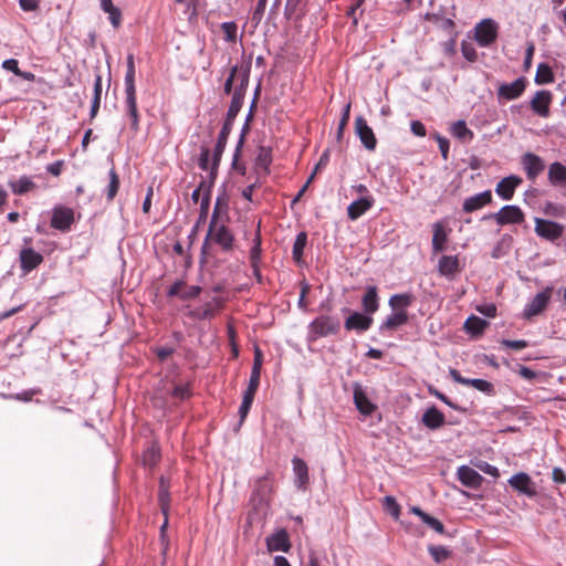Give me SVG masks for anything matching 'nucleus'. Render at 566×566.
<instances>
[{
  "label": "nucleus",
  "instance_id": "b1692460",
  "mask_svg": "<svg viewBox=\"0 0 566 566\" xmlns=\"http://www.w3.org/2000/svg\"><path fill=\"white\" fill-rule=\"evenodd\" d=\"M421 421L427 428L434 430L444 423L446 418L444 415L433 406L424 411Z\"/></svg>",
  "mask_w": 566,
  "mask_h": 566
},
{
  "label": "nucleus",
  "instance_id": "39448f33",
  "mask_svg": "<svg viewBox=\"0 0 566 566\" xmlns=\"http://www.w3.org/2000/svg\"><path fill=\"white\" fill-rule=\"evenodd\" d=\"M499 226L520 224L524 221V212L517 206H504L497 212L490 214Z\"/></svg>",
  "mask_w": 566,
  "mask_h": 566
},
{
  "label": "nucleus",
  "instance_id": "e433bc0d",
  "mask_svg": "<svg viewBox=\"0 0 566 566\" xmlns=\"http://www.w3.org/2000/svg\"><path fill=\"white\" fill-rule=\"evenodd\" d=\"M242 104L243 97H240V93L232 94L231 104L229 106L227 119L224 123H230V125L232 126L234 118L237 117L238 113L242 107Z\"/></svg>",
  "mask_w": 566,
  "mask_h": 566
},
{
  "label": "nucleus",
  "instance_id": "473e14b6",
  "mask_svg": "<svg viewBox=\"0 0 566 566\" xmlns=\"http://www.w3.org/2000/svg\"><path fill=\"white\" fill-rule=\"evenodd\" d=\"M548 178L549 181L554 185H565L566 168L559 163L552 164L548 170Z\"/></svg>",
  "mask_w": 566,
  "mask_h": 566
},
{
  "label": "nucleus",
  "instance_id": "de8ad7c7",
  "mask_svg": "<svg viewBox=\"0 0 566 566\" xmlns=\"http://www.w3.org/2000/svg\"><path fill=\"white\" fill-rule=\"evenodd\" d=\"M511 241H512V237L510 235H504L501 241L497 243V245L493 249L492 251V258L494 259H499L501 256H503L506 251L504 250V248H509L510 244H511Z\"/></svg>",
  "mask_w": 566,
  "mask_h": 566
},
{
  "label": "nucleus",
  "instance_id": "09e8293b",
  "mask_svg": "<svg viewBox=\"0 0 566 566\" xmlns=\"http://www.w3.org/2000/svg\"><path fill=\"white\" fill-rule=\"evenodd\" d=\"M221 28H222L226 41L232 42L237 39V29L238 28L234 22H224V23H222Z\"/></svg>",
  "mask_w": 566,
  "mask_h": 566
},
{
  "label": "nucleus",
  "instance_id": "0e129e2a",
  "mask_svg": "<svg viewBox=\"0 0 566 566\" xmlns=\"http://www.w3.org/2000/svg\"><path fill=\"white\" fill-rule=\"evenodd\" d=\"M108 19L112 23V25L117 29L119 25H120V22H122V12L118 8L116 9H113V11H111L108 13Z\"/></svg>",
  "mask_w": 566,
  "mask_h": 566
},
{
  "label": "nucleus",
  "instance_id": "f03ea898",
  "mask_svg": "<svg viewBox=\"0 0 566 566\" xmlns=\"http://www.w3.org/2000/svg\"><path fill=\"white\" fill-rule=\"evenodd\" d=\"M339 328V322L329 316H319L314 319L308 327V337L315 340L321 337L335 334Z\"/></svg>",
  "mask_w": 566,
  "mask_h": 566
},
{
  "label": "nucleus",
  "instance_id": "4c0bfd02",
  "mask_svg": "<svg viewBox=\"0 0 566 566\" xmlns=\"http://www.w3.org/2000/svg\"><path fill=\"white\" fill-rule=\"evenodd\" d=\"M307 242V235L305 232H300L293 244V258L296 262H300L303 256V252Z\"/></svg>",
  "mask_w": 566,
  "mask_h": 566
},
{
  "label": "nucleus",
  "instance_id": "e2e57ef3",
  "mask_svg": "<svg viewBox=\"0 0 566 566\" xmlns=\"http://www.w3.org/2000/svg\"><path fill=\"white\" fill-rule=\"evenodd\" d=\"M410 129L416 136H426V127L420 120H412L410 124Z\"/></svg>",
  "mask_w": 566,
  "mask_h": 566
},
{
  "label": "nucleus",
  "instance_id": "338daca9",
  "mask_svg": "<svg viewBox=\"0 0 566 566\" xmlns=\"http://www.w3.org/2000/svg\"><path fill=\"white\" fill-rule=\"evenodd\" d=\"M185 289V283L182 281H177L174 285L168 290L169 296H179L181 298L182 290Z\"/></svg>",
  "mask_w": 566,
  "mask_h": 566
},
{
  "label": "nucleus",
  "instance_id": "ddd939ff",
  "mask_svg": "<svg viewBox=\"0 0 566 566\" xmlns=\"http://www.w3.org/2000/svg\"><path fill=\"white\" fill-rule=\"evenodd\" d=\"M449 375L455 382L464 386H471L481 392H491L493 389L492 384L489 382L488 380L478 378H464L460 375V373L457 369L453 368L449 370Z\"/></svg>",
  "mask_w": 566,
  "mask_h": 566
},
{
  "label": "nucleus",
  "instance_id": "aec40b11",
  "mask_svg": "<svg viewBox=\"0 0 566 566\" xmlns=\"http://www.w3.org/2000/svg\"><path fill=\"white\" fill-rule=\"evenodd\" d=\"M231 129H232V126L230 125V123L223 124L221 132L219 134L217 144H216L214 150H213V159H212L211 169L217 168V166L220 161V158L222 156V153L224 150V147L227 145V140L231 133Z\"/></svg>",
  "mask_w": 566,
  "mask_h": 566
},
{
  "label": "nucleus",
  "instance_id": "a211bd4d",
  "mask_svg": "<svg viewBox=\"0 0 566 566\" xmlns=\"http://www.w3.org/2000/svg\"><path fill=\"white\" fill-rule=\"evenodd\" d=\"M438 271L442 276H453L461 271L457 255H442L438 262Z\"/></svg>",
  "mask_w": 566,
  "mask_h": 566
},
{
  "label": "nucleus",
  "instance_id": "5701e85b",
  "mask_svg": "<svg viewBox=\"0 0 566 566\" xmlns=\"http://www.w3.org/2000/svg\"><path fill=\"white\" fill-rule=\"evenodd\" d=\"M73 222V211L69 208H57L53 211L51 224L55 229L65 230Z\"/></svg>",
  "mask_w": 566,
  "mask_h": 566
},
{
  "label": "nucleus",
  "instance_id": "603ef678",
  "mask_svg": "<svg viewBox=\"0 0 566 566\" xmlns=\"http://www.w3.org/2000/svg\"><path fill=\"white\" fill-rule=\"evenodd\" d=\"M200 292H201L200 286H198V285L187 286L185 284V289L182 290L181 298L182 300L195 298V297H197L200 294Z\"/></svg>",
  "mask_w": 566,
  "mask_h": 566
},
{
  "label": "nucleus",
  "instance_id": "9b49d317",
  "mask_svg": "<svg viewBox=\"0 0 566 566\" xmlns=\"http://www.w3.org/2000/svg\"><path fill=\"white\" fill-rule=\"evenodd\" d=\"M373 322L374 319L370 315L354 312L346 318L344 326L347 331L365 332L369 329Z\"/></svg>",
  "mask_w": 566,
  "mask_h": 566
},
{
  "label": "nucleus",
  "instance_id": "6e6d98bb",
  "mask_svg": "<svg viewBox=\"0 0 566 566\" xmlns=\"http://www.w3.org/2000/svg\"><path fill=\"white\" fill-rule=\"evenodd\" d=\"M125 90H136V87H135V67H127V70H126Z\"/></svg>",
  "mask_w": 566,
  "mask_h": 566
},
{
  "label": "nucleus",
  "instance_id": "cd10ccee",
  "mask_svg": "<svg viewBox=\"0 0 566 566\" xmlns=\"http://www.w3.org/2000/svg\"><path fill=\"white\" fill-rule=\"evenodd\" d=\"M432 230H433L432 250L434 253L442 252L446 249V243L448 241V233L441 222L433 223Z\"/></svg>",
  "mask_w": 566,
  "mask_h": 566
},
{
  "label": "nucleus",
  "instance_id": "f8f14e48",
  "mask_svg": "<svg viewBox=\"0 0 566 566\" xmlns=\"http://www.w3.org/2000/svg\"><path fill=\"white\" fill-rule=\"evenodd\" d=\"M552 102V94L548 91H538L531 99V108L541 117L549 115V105Z\"/></svg>",
  "mask_w": 566,
  "mask_h": 566
},
{
  "label": "nucleus",
  "instance_id": "c85d7f7f",
  "mask_svg": "<svg viewBox=\"0 0 566 566\" xmlns=\"http://www.w3.org/2000/svg\"><path fill=\"white\" fill-rule=\"evenodd\" d=\"M408 321V314L405 310L394 311L380 325V329L392 331Z\"/></svg>",
  "mask_w": 566,
  "mask_h": 566
},
{
  "label": "nucleus",
  "instance_id": "ea45409f",
  "mask_svg": "<svg viewBox=\"0 0 566 566\" xmlns=\"http://www.w3.org/2000/svg\"><path fill=\"white\" fill-rule=\"evenodd\" d=\"M553 80H554V77H553L551 67L545 63H541L537 66V71H536V75H535L536 83L547 84V83L553 82Z\"/></svg>",
  "mask_w": 566,
  "mask_h": 566
},
{
  "label": "nucleus",
  "instance_id": "5fc2aeb1",
  "mask_svg": "<svg viewBox=\"0 0 566 566\" xmlns=\"http://www.w3.org/2000/svg\"><path fill=\"white\" fill-rule=\"evenodd\" d=\"M502 345L515 350L523 349L527 347V342L524 339H517V340H510V339H503Z\"/></svg>",
  "mask_w": 566,
  "mask_h": 566
},
{
  "label": "nucleus",
  "instance_id": "052dcab7",
  "mask_svg": "<svg viewBox=\"0 0 566 566\" xmlns=\"http://www.w3.org/2000/svg\"><path fill=\"white\" fill-rule=\"evenodd\" d=\"M552 479L555 483H566V473L562 468H554L552 471Z\"/></svg>",
  "mask_w": 566,
  "mask_h": 566
},
{
  "label": "nucleus",
  "instance_id": "79ce46f5",
  "mask_svg": "<svg viewBox=\"0 0 566 566\" xmlns=\"http://www.w3.org/2000/svg\"><path fill=\"white\" fill-rule=\"evenodd\" d=\"M260 258H261V238L258 234L254 239L253 247L251 248V251H250V261H251V265L254 269L255 273H258V264L260 262Z\"/></svg>",
  "mask_w": 566,
  "mask_h": 566
},
{
  "label": "nucleus",
  "instance_id": "864d4df0",
  "mask_svg": "<svg viewBox=\"0 0 566 566\" xmlns=\"http://www.w3.org/2000/svg\"><path fill=\"white\" fill-rule=\"evenodd\" d=\"M199 166L203 170H208L210 168V151L208 148L202 147L200 157H199Z\"/></svg>",
  "mask_w": 566,
  "mask_h": 566
},
{
  "label": "nucleus",
  "instance_id": "7c9ffc66",
  "mask_svg": "<svg viewBox=\"0 0 566 566\" xmlns=\"http://www.w3.org/2000/svg\"><path fill=\"white\" fill-rule=\"evenodd\" d=\"M451 134L462 142H470L473 139V132L468 128L465 122L462 119L452 124Z\"/></svg>",
  "mask_w": 566,
  "mask_h": 566
},
{
  "label": "nucleus",
  "instance_id": "4468645a",
  "mask_svg": "<svg viewBox=\"0 0 566 566\" xmlns=\"http://www.w3.org/2000/svg\"><path fill=\"white\" fill-rule=\"evenodd\" d=\"M522 164L528 179H535L544 170V161L537 155L526 153L522 158Z\"/></svg>",
  "mask_w": 566,
  "mask_h": 566
},
{
  "label": "nucleus",
  "instance_id": "774afa93",
  "mask_svg": "<svg viewBox=\"0 0 566 566\" xmlns=\"http://www.w3.org/2000/svg\"><path fill=\"white\" fill-rule=\"evenodd\" d=\"M2 67L8 71L13 72L17 75L21 74V71L18 66V61L15 59H8V60L3 61Z\"/></svg>",
  "mask_w": 566,
  "mask_h": 566
},
{
  "label": "nucleus",
  "instance_id": "72a5a7b5",
  "mask_svg": "<svg viewBox=\"0 0 566 566\" xmlns=\"http://www.w3.org/2000/svg\"><path fill=\"white\" fill-rule=\"evenodd\" d=\"M486 325H488V322L485 319L472 315L469 318H467V321L464 323V329L469 334L479 335L484 331Z\"/></svg>",
  "mask_w": 566,
  "mask_h": 566
},
{
  "label": "nucleus",
  "instance_id": "6ab92c4d",
  "mask_svg": "<svg viewBox=\"0 0 566 566\" xmlns=\"http://www.w3.org/2000/svg\"><path fill=\"white\" fill-rule=\"evenodd\" d=\"M266 546L270 552H289L291 544L285 530H280L266 539Z\"/></svg>",
  "mask_w": 566,
  "mask_h": 566
},
{
  "label": "nucleus",
  "instance_id": "412c9836",
  "mask_svg": "<svg viewBox=\"0 0 566 566\" xmlns=\"http://www.w3.org/2000/svg\"><path fill=\"white\" fill-rule=\"evenodd\" d=\"M374 205L371 197H363L353 201L347 208V214L350 220H356L368 211Z\"/></svg>",
  "mask_w": 566,
  "mask_h": 566
},
{
  "label": "nucleus",
  "instance_id": "6e6552de",
  "mask_svg": "<svg viewBox=\"0 0 566 566\" xmlns=\"http://www.w3.org/2000/svg\"><path fill=\"white\" fill-rule=\"evenodd\" d=\"M526 80L518 77L512 83H502L497 88V99L512 101L518 98L525 91Z\"/></svg>",
  "mask_w": 566,
  "mask_h": 566
},
{
  "label": "nucleus",
  "instance_id": "7ed1b4c3",
  "mask_svg": "<svg viewBox=\"0 0 566 566\" xmlns=\"http://www.w3.org/2000/svg\"><path fill=\"white\" fill-rule=\"evenodd\" d=\"M248 84L249 71L243 69L239 70L237 66H233L224 83V92L230 94L233 88V94L240 93V97H244Z\"/></svg>",
  "mask_w": 566,
  "mask_h": 566
},
{
  "label": "nucleus",
  "instance_id": "f704fd0d",
  "mask_svg": "<svg viewBox=\"0 0 566 566\" xmlns=\"http://www.w3.org/2000/svg\"><path fill=\"white\" fill-rule=\"evenodd\" d=\"M9 186L13 193L23 195L33 188V181L31 178L22 176L18 180H9Z\"/></svg>",
  "mask_w": 566,
  "mask_h": 566
},
{
  "label": "nucleus",
  "instance_id": "a18cd8bd",
  "mask_svg": "<svg viewBox=\"0 0 566 566\" xmlns=\"http://www.w3.org/2000/svg\"><path fill=\"white\" fill-rule=\"evenodd\" d=\"M227 219V205L218 198L213 208L211 220L224 221Z\"/></svg>",
  "mask_w": 566,
  "mask_h": 566
},
{
  "label": "nucleus",
  "instance_id": "a878e982",
  "mask_svg": "<svg viewBox=\"0 0 566 566\" xmlns=\"http://www.w3.org/2000/svg\"><path fill=\"white\" fill-rule=\"evenodd\" d=\"M292 464H293V472L296 476L295 485L297 486V489L304 490L308 483L307 465H306L305 461H303L302 459H300L297 457H295L292 460Z\"/></svg>",
  "mask_w": 566,
  "mask_h": 566
},
{
  "label": "nucleus",
  "instance_id": "58836bf2",
  "mask_svg": "<svg viewBox=\"0 0 566 566\" xmlns=\"http://www.w3.org/2000/svg\"><path fill=\"white\" fill-rule=\"evenodd\" d=\"M428 551L436 563H442L451 555V552L446 546L441 545H430Z\"/></svg>",
  "mask_w": 566,
  "mask_h": 566
},
{
  "label": "nucleus",
  "instance_id": "680f3d73",
  "mask_svg": "<svg viewBox=\"0 0 566 566\" xmlns=\"http://www.w3.org/2000/svg\"><path fill=\"white\" fill-rule=\"evenodd\" d=\"M478 468L484 472L485 474H489L491 476H499V469L488 462H482L478 465Z\"/></svg>",
  "mask_w": 566,
  "mask_h": 566
},
{
  "label": "nucleus",
  "instance_id": "9d476101",
  "mask_svg": "<svg viewBox=\"0 0 566 566\" xmlns=\"http://www.w3.org/2000/svg\"><path fill=\"white\" fill-rule=\"evenodd\" d=\"M510 485L522 494L534 496L536 494L534 483L528 474L524 472L512 475L509 480Z\"/></svg>",
  "mask_w": 566,
  "mask_h": 566
},
{
  "label": "nucleus",
  "instance_id": "a19ab883",
  "mask_svg": "<svg viewBox=\"0 0 566 566\" xmlns=\"http://www.w3.org/2000/svg\"><path fill=\"white\" fill-rule=\"evenodd\" d=\"M272 161L271 151L268 148L261 147L255 160V165L259 168H262L264 172H268L269 166Z\"/></svg>",
  "mask_w": 566,
  "mask_h": 566
},
{
  "label": "nucleus",
  "instance_id": "69168bd1",
  "mask_svg": "<svg viewBox=\"0 0 566 566\" xmlns=\"http://www.w3.org/2000/svg\"><path fill=\"white\" fill-rule=\"evenodd\" d=\"M209 205H210V198H209V195L206 193L203 196V198L201 199V202H200V217H199V220H203V219L207 218L208 210H209Z\"/></svg>",
  "mask_w": 566,
  "mask_h": 566
},
{
  "label": "nucleus",
  "instance_id": "1a4fd4ad",
  "mask_svg": "<svg viewBox=\"0 0 566 566\" xmlns=\"http://www.w3.org/2000/svg\"><path fill=\"white\" fill-rule=\"evenodd\" d=\"M355 132L368 150H374L376 148L377 140L375 134L363 116L356 117Z\"/></svg>",
  "mask_w": 566,
  "mask_h": 566
},
{
  "label": "nucleus",
  "instance_id": "4d7b16f0",
  "mask_svg": "<svg viewBox=\"0 0 566 566\" xmlns=\"http://www.w3.org/2000/svg\"><path fill=\"white\" fill-rule=\"evenodd\" d=\"M252 402H253V398H250V397L243 395V399H242V402H241V406L239 409L241 420H243L247 417Z\"/></svg>",
  "mask_w": 566,
  "mask_h": 566
},
{
  "label": "nucleus",
  "instance_id": "13d9d810",
  "mask_svg": "<svg viewBox=\"0 0 566 566\" xmlns=\"http://www.w3.org/2000/svg\"><path fill=\"white\" fill-rule=\"evenodd\" d=\"M436 139L438 142L439 149L441 151L443 159H447L449 154V140L440 135H437Z\"/></svg>",
  "mask_w": 566,
  "mask_h": 566
},
{
  "label": "nucleus",
  "instance_id": "bb28decb",
  "mask_svg": "<svg viewBox=\"0 0 566 566\" xmlns=\"http://www.w3.org/2000/svg\"><path fill=\"white\" fill-rule=\"evenodd\" d=\"M354 402L359 412L365 416H370L376 409V406L370 402L367 395L359 387L354 389Z\"/></svg>",
  "mask_w": 566,
  "mask_h": 566
},
{
  "label": "nucleus",
  "instance_id": "8fccbe9b",
  "mask_svg": "<svg viewBox=\"0 0 566 566\" xmlns=\"http://www.w3.org/2000/svg\"><path fill=\"white\" fill-rule=\"evenodd\" d=\"M259 384H260V376H258L256 373H251L249 386H248L247 390L244 391V396H248V397L254 399Z\"/></svg>",
  "mask_w": 566,
  "mask_h": 566
},
{
  "label": "nucleus",
  "instance_id": "37998d69",
  "mask_svg": "<svg viewBox=\"0 0 566 566\" xmlns=\"http://www.w3.org/2000/svg\"><path fill=\"white\" fill-rule=\"evenodd\" d=\"M384 506L388 514H390L395 520L399 518L400 515V505L396 501L394 496H386L384 499Z\"/></svg>",
  "mask_w": 566,
  "mask_h": 566
},
{
  "label": "nucleus",
  "instance_id": "2eb2a0df",
  "mask_svg": "<svg viewBox=\"0 0 566 566\" xmlns=\"http://www.w3.org/2000/svg\"><path fill=\"white\" fill-rule=\"evenodd\" d=\"M521 184L522 179L517 176L505 177L496 185L495 192L502 199L510 200Z\"/></svg>",
  "mask_w": 566,
  "mask_h": 566
},
{
  "label": "nucleus",
  "instance_id": "f3484780",
  "mask_svg": "<svg viewBox=\"0 0 566 566\" xmlns=\"http://www.w3.org/2000/svg\"><path fill=\"white\" fill-rule=\"evenodd\" d=\"M492 200V193L490 190H485L479 193H475L469 198H467L463 202V211L470 213L473 211H476L488 203H490Z\"/></svg>",
  "mask_w": 566,
  "mask_h": 566
},
{
  "label": "nucleus",
  "instance_id": "c03bdc74",
  "mask_svg": "<svg viewBox=\"0 0 566 566\" xmlns=\"http://www.w3.org/2000/svg\"><path fill=\"white\" fill-rule=\"evenodd\" d=\"M272 486L268 479H261L256 485V495L260 496V503L268 502Z\"/></svg>",
  "mask_w": 566,
  "mask_h": 566
},
{
  "label": "nucleus",
  "instance_id": "dca6fc26",
  "mask_svg": "<svg viewBox=\"0 0 566 566\" xmlns=\"http://www.w3.org/2000/svg\"><path fill=\"white\" fill-rule=\"evenodd\" d=\"M457 475L461 483L468 488L476 489L483 482L481 474L468 465L459 467Z\"/></svg>",
  "mask_w": 566,
  "mask_h": 566
},
{
  "label": "nucleus",
  "instance_id": "0eeeda50",
  "mask_svg": "<svg viewBox=\"0 0 566 566\" xmlns=\"http://www.w3.org/2000/svg\"><path fill=\"white\" fill-rule=\"evenodd\" d=\"M553 294V287L547 286L544 291L537 293L532 301L525 306L523 315L531 318L541 314L548 305Z\"/></svg>",
  "mask_w": 566,
  "mask_h": 566
},
{
  "label": "nucleus",
  "instance_id": "c756f323",
  "mask_svg": "<svg viewBox=\"0 0 566 566\" xmlns=\"http://www.w3.org/2000/svg\"><path fill=\"white\" fill-rule=\"evenodd\" d=\"M410 512L413 513L415 515L419 516L421 518V521L428 525L430 528H432L434 532L439 533V534H442L444 533V526L443 524L437 520L436 517L427 514L426 512H423L420 507L418 506H412L410 509Z\"/></svg>",
  "mask_w": 566,
  "mask_h": 566
},
{
  "label": "nucleus",
  "instance_id": "423d86ee",
  "mask_svg": "<svg viewBox=\"0 0 566 566\" xmlns=\"http://www.w3.org/2000/svg\"><path fill=\"white\" fill-rule=\"evenodd\" d=\"M535 233L546 240L554 241L563 235L564 226L542 218H535Z\"/></svg>",
  "mask_w": 566,
  "mask_h": 566
},
{
  "label": "nucleus",
  "instance_id": "49530a36",
  "mask_svg": "<svg viewBox=\"0 0 566 566\" xmlns=\"http://www.w3.org/2000/svg\"><path fill=\"white\" fill-rule=\"evenodd\" d=\"M118 186H119V180H118L117 174H116V171L114 169H111V171H109V184H108V188H107V198H108V200L114 199V197L117 193Z\"/></svg>",
  "mask_w": 566,
  "mask_h": 566
},
{
  "label": "nucleus",
  "instance_id": "3c124183",
  "mask_svg": "<svg viewBox=\"0 0 566 566\" xmlns=\"http://www.w3.org/2000/svg\"><path fill=\"white\" fill-rule=\"evenodd\" d=\"M349 112H350V104H346V106L343 109L342 118L339 120L338 129H337V137L340 138L343 135V130L346 127L348 120H349Z\"/></svg>",
  "mask_w": 566,
  "mask_h": 566
},
{
  "label": "nucleus",
  "instance_id": "bf43d9fd",
  "mask_svg": "<svg viewBox=\"0 0 566 566\" xmlns=\"http://www.w3.org/2000/svg\"><path fill=\"white\" fill-rule=\"evenodd\" d=\"M262 363H263L262 353L259 348H256L255 353H254V360H253V367H252L251 373H256V375L260 376Z\"/></svg>",
  "mask_w": 566,
  "mask_h": 566
},
{
  "label": "nucleus",
  "instance_id": "4be33fe9",
  "mask_svg": "<svg viewBox=\"0 0 566 566\" xmlns=\"http://www.w3.org/2000/svg\"><path fill=\"white\" fill-rule=\"evenodd\" d=\"M126 98V109L127 114L132 120L130 126L132 129L137 130L139 125V115L137 109V102H136V90H125Z\"/></svg>",
  "mask_w": 566,
  "mask_h": 566
},
{
  "label": "nucleus",
  "instance_id": "f257e3e1",
  "mask_svg": "<svg viewBox=\"0 0 566 566\" xmlns=\"http://www.w3.org/2000/svg\"><path fill=\"white\" fill-rule=\"evenodd\" d=\"M211 240L222 248L224 251H229L233 247V235L224 221L210 220L206 242Z\"/></svg>",
  "mask_w": 566,
  "mask_h": 566
},
{
  "label": "nucleus",
  "instance_id": "20e7f679",
  "mask_svg": "<svg viewBox=\"0 0 566 566\" xmlns=\"http://www.w3.org/2000/svg\"><path fill=\"white\" fill-rule=\"evenodd\" d=\"M499 25L492 19H484L475 27V40L482 48L489 46L497 38Z\"/></svg>",
  "mask_w": 566,
  "mask_h": 566
},
{
  "label": "nucleus",
  "instance_id": "c9c22d12",
  "mask_svg": "<svg viewBox=\"0 0 566 566\" xmlns=\"http://www.w3.org/2000/svg\"><path fill=\"white\" fill-rule=\"evenodd\" d=\"M412 303L410 294H395L389 298V305L392 311L405 310Z\"/></svg>",
  "mask_w": 566,
  "mask_h": 566
},
{
  "label": "nucleus",
  "instance_id": "2f4dec72",
  "mask_svg": "<svg viewBox=\"0 0 566 566\" xmlns=\"http://www.w3.org/2000/svg\"><path fill=\"white\" fill-rule=\"evenodd\" d=\"M21 269L29 273L35 269V251L32 248H24L20 252Z\"/></svg>",
  "mask_w": 566,
  "mask_h": 566
},
{
  "label": "nucleus",
  "instance_id": "393cba45",
  "mask_svg": "<svg viewBox=\"0 0 566 566\" xmlns=\"http://www.w3.org/2000/svg\"><path fill=\"white\" fill-rule=\"evenodd\" d=\"M363 310L366 314L373 315L378 311L379 300L376 286H368L361 298Z\"/></svg>",
  "mask_w": 566,
  "mask_h": 566
}]
</instances>
